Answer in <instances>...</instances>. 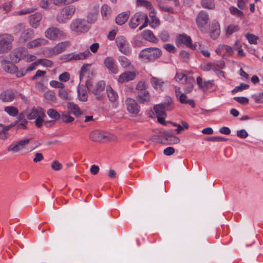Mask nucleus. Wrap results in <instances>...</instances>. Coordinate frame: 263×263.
Here are the masks:
<instances>
[{
	"instance_id": "obj_1",
	"label": "nucleus",
	"mask_w": 263,
	"mask_h": 263,
	"mask_svg": "<svg viewBox=\"0 0 263 263\" xmlns=\"http://www.w3.org/2000/svg\"><path fill=\"white\" fill-rule=\"evenodd\" d=\"M161 55V51L158 48L149 47L142 50L139 58L143 62H148L155 60Z\"/></svg>"
},
{
	"instance_id": "obj_2",
	"label": "nucleus",
	"mask_w": 263,
	"mask_h": 263,
	"mask_svg": "<svg viewBox=\"0 0 263 263\" xmlns=\"http://www.w3.org/2000/svg\"><path fill=\"white\" fill-rule=\"evenodd\" d=\"M75 11V7L72 5L61 9L57 14V21L60 24L66 23L72 17Z\"/></svg>"
},
{
	"instance_id": "obj_3",
	"label": "nucleus",
	"mask_w": 263,
	"mask_h": 263,
	"mask_svg": "<svg viewBox=\"0 0 263 263\" xmlns=\"http://www.w3.org/2000/svg\"><path fill=\"white\" fill-rule=\"evenodd\" d=\"M69 28L72 32L78 34L86 32L89 30L86 21L81 18L73 19L69 25Z\"/></svg>"
},
{
	"instance_id": "obj_4",
	"label": "nucleus",
	"mask_w": 263,
	"mask_h": 263,
	"mask_svg": "<svg viewBox=\"0 0 263 263\" xmlns=\"http://www.w3.org/2000/svg\"><path fill=\"white\" fill-rule=\"evenodd\" d=\"M45 36L50 40L56 41L65 38L66 36V33L57 27H50L45 31Z\"/></svg>"
},
{
	"instance_id": "obj_5",
	"label": "nucleus",
	"mask_w": 263,
	"mask_h": 263,
	"mask_svg": "<svg viewBox=\"0 0 263 263\" xmlns=\"http://www.w3.org/2000/svg\"><path fill=\"white\" fill-rule=\"evenodd\" d=\"M13 37L11 34H6L0 39V54L10 51L12 48Z\"/></svg>"
},
{
	"instance_id": "obj_6",
	"label": "nucleus",
	"mask_w": 263,
	"mask_h": 263,
	"mask_svg": "<svg viewBox=\"0 0 263 263\" xmlns=\"http://www.w3.org/2000/svg\"><path fill=\"white\" fill-rule=\"evenodd\" d=\"M116 45L119 51L124 54L128 55L131 52L129 45L123 36H118L116 39Z\"/></svg>"
},
{
	"instance_id": "obj_7",
	"label": "nucleus",
	"mask_w": 263,
	"mask_h": 263,
	"mask_svg": "<svg viewBox=\"0 0 263 263\" xmlns=\"http://www.w3.org/2000/svg\"><path fill=\"white\" fill-rule=\"evenodd\" d=\"M210 21L208 14L204 11H200L196 18V22L198 28L201 31H204L205 27Z\"/></svg>"
},
{
	"instance_id": "obj_8",
	"label": "nucleus",
	"mask_w": 263,
	"mask_h": 263,
	"mask_svg": "<svg viewBox=\"0 0 263 263\" xmlns=\"http://www.w3.org/2000/svg\"><path fill=\"white\" fill-rule=\"evenodd\" d=\"M125 105L128 112L133 115H137L140 110V106L134 99L128 98L126 99Z\"/></svg>"
},
{
	"instance_id": "obj_9",
	"label": "nucleus",
	"mask_w": 263,
	"mask_h": 263,
	"mask_svg": "<svg viewBox=\"0 0 263 263\" xmlns=\"http://www.w3.org/2000/svg\"><path fill=\"white\" fill-rule=\"evenodd\" d=\"M177 44L178 45L183 44L190 47L192 49H196L197 44H192L190 36L186 34H179L177 36Z\"/></svg>"
},
{
	"instance_id": "obj_10",
	"label": "nucleus",
	"mask_w": 263,
	"mask_h": 263,
	"mask_svg": "<svg viewBox=\"0 0 263 263\" xmlns=\"http://www.w3.org/2000/svg\"><path fill=\"white\" fill-rule=\"evenodd\" d=\"M91 55L90 52L88 50H86L82 52L78 53H70L66 55V59L67 61H80L85 60Z\"/></svg>"
},
{
	"instance_id": "obj_11",
	"label": "nucleus",
	"mask_w": 263,
	"mask_h": 263,
	"mask_svg": "<svg viewBox=\"0 0 263 263\" xmlns=\"http://www.w3.org/2000/svg\"><path fill=\"white\" fill-rule=\"evenodd\" d=\"M89 138L93 141L100 142L104 140H109V135L104 132L95 130L92 132L89 135Z\"/></svg>"
},
{
	"instance_id": "obj_12",
	"label": "nucleus",
	"mask_w": 263,
	"mask_h": 263,
	"mask_svg": "<svg viewBox=\"0 0 263 263\" xmlns=\"http://www.w3.org/2000/svg\"><path fill=\"white\" fill-rule=\"evenodd\" d=\"M146 17V14L138 12L136 13L131 18L129 22V26L133 29H135L143 21Z\"/></svg>"
},
{
	"instance_id": "obj_13",
	"label": "nucleus",
	"mask_w": 263,
	"mask_h": 263,
	"mask_svg": "<svg viewBox=\"0 0 263 263\" xmlns=\"http://www.w3.org/2000/svg\"><path fill=\"white\" fill-rule=\"evenodd\" d=\"M103 63L105 67L110 72L114 74H116L118 72V67L113 58L111 57L105 58L104 60Z\"/></svg>"
},
{
	"instance_id": "obj_14",
	"label": "nucleus",
	"mask_w": 263,
	"mask_h": 263,
	"mask_svg": "<svg viewBox=\"0 0 263 263\" xmlns=\"http://www.w3.org/2000/svg\"><path fill=\"white\" fill-rule=\"evenodd\" d=\"M69 45L68 41H65L58 44L52 48H49V53L52 55L60 54L63 52L67 46Z\"/></svg>"
},
{
	"instance_id": "obj_15",
	"label": "nucleus",
	"mask_w": 263,
	"mask_h": 263,
	"mask_svg": "<svg viewBox=\"0 0 263 263\" xmlns=\"http://www.w3.org/2000/svg\"><path fill=\"white\" fill-rule=\"evenodd\" d=\"M16 92L9 89L2 92L0 94V99L4 102H12L15 97Z\"/></svg>"
},
{
	"instance_id": "obj_16",
	"label": "nucleus",
	"mask_w": 263,
	"mask_h": 263,
	"mask_svg": "<svg viewBox=\"0 0 263 263\" xmlns=\"http://www.w3.org/2000/svg\"><path fill=\"white\" fill-rule=\"evenodd\" d=\"M25 50L21 48L14 49L10 54V58L12 62H18L21 59H23Z\"/></svg>"
},
{
	"instance_id": "obj_17",
	"label": "nucleus",
	"mask_w": 263,
	"mask_h": 263,
	"mask_svg": "<svg viewBox=\"0 0 263 263\" xmlns=\"http://www.w3.org/2000/svg\"><path fill=\"white\" fill-rule=\"evenodd\" d=\"M136 74L135 72L126 71L122 73L119 77L118 81L120 83L127 82L134 80L136 77Z\"/></svg>"
},
{
	"instance_id": "obj_18",
	"label": "nucleus",
	"mask_w": 263,
	"mask_h": 263,
	"mask_svg": "<svg viewBox=\"0 0 263 263\" xmlns=\"http://www.w3.org/2000/svg\"><path fill=\"white\" fill-rule=\"evenodd\" d=\"M216 52L219 55L222 54L223 52L222 57L224 55L231 56L233 53L232 48L229 46L226 45H219L216 50Z\"/></svg>"
},
{
	"instance_id": "obj_19",
	"label": "nucleus",
	"mask_w": 263,
	"mask_h": 263,
	"mask_svg": "<svg viewBox=\"0 0 263 263\" xmlns=\"http://www.w3.org/2000/svg\"><path fill=\"white\" fill-rule=\"evenodd\" d=\"M2 66L6 72L10 73H15L17 69L16 66L12 62L7 60L2 62Z\"/></svg>"
},
{
	"instance_id": "obj_20",
	"label": "nucleus",
	"mask_w": 263,
	"mask_h": 263,
	"mask_svg": "<svg viewBox=\"0 0 263 263\" xmlns=\"http://www.w3.org/2000/svg\"><path fill=\"white\" fill-rule=\"evenodd\" d=\"M47 43V41L44 38H37L29 42L27 44L28 48H33L45 45Z\"/></svg>"
},
{
	"instance_id": "obj_21",
	"label": "nucleus",
	"mask_w": 263,
	"mask_h": 263,
	"mask_svg": "<svg viewBox=\"0 0 263 263\" xmlns=\"http://www.w3.org/2000/svg\"><path fill=\"white\" fill-rule=\"evenodd\" d=\"M44 110L41 107L32 108L30 111L26 115L27 118L29 120H33L39 116L44 115Z\"/></svg>"
},
{
	"instance_id": "obj_22",
	"label": "nucleus",
	"mask_w": 263,
	"mask_h": 263,
	"mask_svg": "<svg viewBox=\"0 0 263 263\" xmlns=\"http://www.w3.org/2000/svg\"><path fill=\"white\" fill-rule=\"evenodd\" d=\"M42 14L39 12L31 15L29 16V23L31 26L36 28L39 25V22L42 20Z\"/></svg>"
},
{
	"instance_id": "obj_23",
	"label": "nucleus",
	"mask_w": 263,
	"mask_h": 263,
	"mask_svg": "<svg viewBox=\"0 0 263 263\" xmlns=\"http://www.w3.org/2000/svg\"><path fill=\"white\" fill-rule=\"evenodd\" d=\"M67 108L68 111L73 114L76 117H79L82 114L78 105L72 102H69L67 104Z\"/></svg>"
},
{
	"instance_id": "obj_24",
	"label": "nucleus",
	"mask_w": 263,
	"mask_h": 263,
	"mask_svg": "<svg viewBox=\"0 0 263 263\" xmlns=\"http://www.w3.org/2000/svg\"><path fill=\"white\" fill-rule=\"evenodd\" d=\"M195 80L192 77H189V78H185V82L183 83L184 85V90L185 93L191 92L194 87Z\"/></svg>"
},
{
	"instance_id": "obj_25",
	"label": "nucleus",
	"mask_w": 263,
	"mask_h": 263,
	"mask_svg": "<svg viewBox=\"0 0 263 263\" xmlns=\"http://www.w3.org/2000/svg\"><path fill=\"white\" fill-rule=\"evenodd\" d=\"M142 35L144 39L150 42L156 43L158 41L157 37L150 30L143 31L142 32Z\"/></svg>"
},
{
	"instance_id": "obj_26",
	"label": "nucleus",
	"mask_w": 263,
	"mask_h": 263,
	"mask_svg": "<svg viewBox=\"0 0 263 263\" xmlns=\"http://www.w3.org/2000/svg\"><path fill=\"white\" fill-rule=\"evenodd\" d=\"M106 91L108 98L110 102H114L117 100L118 98V94L110 86H107Z\"/></svg>"
},
{
	"instance_id": "obj_27",
	"label": "nucleus",
	"mask_w": 263,
	"mask_h": 263,
	"mask_svg": "<svg viewBox=\"0 0 263 263\" xmlns=\"http://www.w3.org/2000/svg\"><path fill=\"white\" fill-rule=\"evenodd\" d=\"M78 98L80 101H86L87 100L88 95L86 87L80 86L78 88Z\"/></svg>"
},
{
	"instance_id": "obj_28",
	"label": "nucleus",
	"mask_w": 263,
	"mask_h": 263,
	"mask_svg": "<svg viewBox=\"0 0 263 263\" xmlns=\"http://www.w3.org/2000/svg\"><path fill=\"white\" fill-rule=\"evenodd\" d=\"M197 84L199 88L204 89L211 88L213 85L212 81H208L203 82L202 78L200 77L197 78Z\"/></svg>"
},
{
	"instance_id": "obj_29",
	"label": "nucleus",
	"mask_w": 263,
	"mask_h": 263,
	"mask_svg": "<svg viewBox=\"0 0 263 263\" xmlns=\"http://www.w3.org/2000/svg\"><path fill=\"white\" fill-rule=\"evenodd\" d=\"M44 97L46 100L50 103L56 102L57 98L55 93L51 90L46 91L44 94Z\"/></svg>"
},
{
	"instance_id": "obj_30",
	"label": "nucleus",
	"mask_w": 263,
	"mask_h": 263,
	"mask_svg": "<svg viewBox=\"0 0 263 263\" xmlns=\"http://www.w3.org/2000/svg\"><path fill=\"white\" fill-rule=\"evenodd\" d=\"M137 100L140 103H144L150 100V95L147 91H144L143 92L139 94L137 97Z\"/></svg>"
},
{
	"instance_id": "obj_31",
	"label": "nucleus",
	"mask_w": 263,
	"mask_h": 263,
	"mask_svg": "<svg viewBox=\"0 0 263 263\" xmlns=\"http://www.w3.org/2000/svg\"><path fill=\"white\" fill-rule=\"evenodd\" d=\"M151 82L153 87L156 90L161 89L164 84V82L161 79L155 77H152L151 79Z\"/></svg>"
},
{
	"instance_id": "obj_32",
	"label": "nucleus",
	"mask_w": 263,
	"mask_h": 263,
	"mask_svg": "<svg viewBox=\"0 0 263 263\" xmlns=\"http://www.w3.org/2000/svg\"><path fill=\"white\" fill-rule=\"evenodd\" d=\"M180 102L182 104H188L192 107H195V103L193 100L187 99V97L184 93H181L178 98Z\"/></svg>"
},
{
	"instance_id": "obj_33",
	"label": "nucleus",
	"mask_w": 263,
	"mask_h": 263,
	"mask_svg": "<svg viewBox=\"0 0 263 263\" xmlns=\"http://www.w3.org/2000/svg\"><path fill=\"white\" fill-rule=\"evenodd\" d=\"M128 18V14L127 13H121L119 14L116 18V22L119 25L124 24Z\"/></svg>"
},
{
	"instance_id": "obj_34",
	"label": "nucleus",
	"mask_w": 263,
	"mask_h": 263,
	"mask_svg": "<svg viewBox=\"0 0 263 263\" xmlns=\"http://www.w3.org/2000/svg\"><path fill=\"white\" fill-rule=\"evenodd\" d=\"M111 12V8L107 5H103L101 7V14L104 19H108Z\"/></svg>"
},
{
	"instance_id": "obj_35",
	"label": "nucleus",
	"mask_w": 263,
	"mask_h": 263,
	"mask_svg": "<svg viewBox=\"0 0 263 263\" xmlns=\"http://www.w3.org/2000/svg\"><path fill=\"white\" fill-rule=\"evenodd\" d=\"M105 87V84L103 81L98 82L95 86L93 93L96 95L99 94L104 90Z\"/></svg>"
},
{
	"instance_id": "obj_36",
	"label": "nucleus",
	"mask_w": 263,
	"mask_h": 263,
	"mask_svg": "<svg viewBox=\"0 0 263 263\" xmlns=\"http://www.w3.org/2000/svg\"><path fill=\"white\" fill-rule=\"evenodd\" d=\"M165 110H171L173 108V101L172 99L167 97L165 99V102L160 104Z\"/></svg>"
},
{
	"instance_id": "obj_37",
	"label": "nucleus",
	"mask_w": 263,
	"mask_h": 263,
	"mask_svg": "<svg viewBox=\"0 0 263 263\" xmlns=\"http://www.w3.org/2000/svg\"><path fill=\"white\" fill-rule=\"evenodd\" d=\"M33 36V30L31 29L24 30L21 35V38L24 40H27Z\"/></svg>"
},
{
	"instance_id": "obj_38",
	"label": "nucleus",
	"mask_w": 263,
	"mask_h": 263,
	"mask_svg": "<svg viewBox=\"0 0 263 263\" xmlns=\"http://www.w3.org/2000/svg\"><path fill=\"white\" fill-rule=\"evenodd\" d=\"M201 6L206 9H213L215 8L214 0H201Z\"/></svg>"
},
{
	"instance_id": "obj_39",
	"label": "nucleus",
	"mask_w": 263,
	"mask_h": 263,
	"mask_svg": "<svg viewBox=\"0 0 263 263\" xmlns=\"http://www.w3.org/2000/svg\"><path fill=\"white\" fill-rule=\"evenodd\" d=\"M47 114L50 118L54 120H58L61 118L60 114L54 109L50 108L48 109L47 111Z\"/></svg>"
},
{
	"instance_id": "obj_40",
	"label": "nucleus",
	"mask_w": 263,
	"mask_h": 263,
	"mask_svg": "<svg viewBox=\"0 0 263 263\" xmlns=\"http://www.w3.org/2000/svg\"><path fill=\"white\" fill-rule=\"evenodd\" d=\"M4 110L10 116L15 117L18 112V110L17 108L14 106H6L4 108Z\"/></svg>"
},
{
	"instance_id": "obj_41",
	"label": "nucleus",
	"mask_w": 263,
	"mask_h": 263,
	"mask_svg": "<svg viewBox=\"0 0 263 263\" xmlns=\"http://www.w3.org/2000/svg\"><path fill=\"white\" fill-rule=\"evenodd\" d=\"M0 127H2L0 129V139L5 140L7 138V134L9 130V127L2 124H0Z\"/></svg>"
},
{
	"instance_id": "obj_42",
	"label": "nucleus",
	"mask_w": 263,
	"mask_h": 263,
	"mask_svg": "<svg viewBox=\"0 0 263 263\" xmlns=\"http://www.w3.org/2000/svg\"><path fill=\"white\" fill-rule=\"evenodd\" d=\"M239 30V27L238 26L232 24L229 25L227 29H226V35L227 36L231 35L234 32L238 31Z\"/></svg>"
},
{
	"instance_id": "obj_43",
	"label": "nucleus",
	"mask_w": 263,
	"mask_h": 263,
	"mask_svg": "<svg viewBox=\"0 0 263 263\" xmlns=\"http://www.w3.org/2000/svg\"><path fill=\"white\" fill-rule=\"evenodd\" d=\"M118 60L121 66L123 68L128 67L131 64L130 61L124 56L119 57Z\"/></svg>"
},
{
	"instance_id": "obj_44",
	"label": "nucleus",
	"mask_w": 263,
	"mask_h": 263,
	"mask_svg": "<svg viewBox=\"0 0 263 263\" xmlns=\"http://www.w3.org/2000/svg\"><path fill=\"white\" fill-rule=\"evenodd\" d=\"M21 149L16 141L10 144L7 148L8 152H11L13 153H17Z\"/></svg>"
},
{
	"instance_id": "obj_45",
	"label": "nucleus",
	"mask_w": 263,
	"mask_h": 263,
	"mask_svg": "<svg viewBox=\"0 0 263 263\" xmlns=\"http://www.w3.org/2000/svg\"><path fill=\"white\" fill-rule=\"evenodd\" d=\"M154 109L158 116H166L165 110L160 104L155 105Z\"/></svg>"
},
{
	"instance_id": "obj_46",
	"label": "nucleus",
	"mask_w": 263,
	"mask_h": 263,
	"mask_svg": "<svg viewBox=\"0 0 263 263\" xmlns=\"http://www.w3.org/2000/svg\"><path fill=\"white\" fill-rule=\"evenodd\" d=\"M229 10L231 13L235 16L242 17L243 15V13L235 7H230Z\"/></svg>"
},
{
	"instance_id": "obj_47",
	"label": "nucleus",
	"mask_w": 263,
	"mask_h": 263,
	"mask_svg": "<svg viewBox=\"0 0 263 263\" xmlns=\"http://www.w3.org/2000/svg\"><path fill=\"white\" fill-rule=\"evenodd\" d=\"M69 112L64 113L61 116L62 121L65 123H71L74 120V118L69 115Z\"/></svg>"
},
{
	"instance_id": "obj_48",
	"label": "nucleus",
	"mask_w": 263,
	"mask_h": 263,
	"mask_svg": "<svg viewBox=\"0 0 263 263\" xmlns=\"http://www.w3.org/2000/svg\"><path fill=\"white\" fill-rule=\"evenodd\" d=\"M185 78H189L186 75L182 73L177 72L175 77L176 81L180 82L181 83H184L185 82Z\"/></svg>"
},
{
	"instance_id": "obj_49",
	"label": "nucleus",
	"mask_w": 263,
	"mask_h": 263,
	"mask_svg": "<svg viewBox=\"0 0 263 263\" xmlns=\"http://www.w3.org/2000/svg\"><path fill=\"white\" fill-rule=\"evenodd\" d=\"M91 66V64H85L83 65V66L81 68L80 73V80H81L82 79V78L84 77L85 73L87 72V71H88Z\"/></svg>"
},
{
	"instance_id": "obj_50",
	"label": "nucleus",
	"mask_w": 263,
	"mask_h": 263,
	"mask_svg": "<svg viewBox=\"0 0 263 263\" xmlns=\"http://www.w3.org/2000/svg\"><path fill=\"white\" fill-rule=\"evenodd\" d=\"M137 4L139 6H144L148 9L152 8L151 3L146 0H137Z\"/></svg>"
},
{
	"instance_id": "obj_51",
	"label": "nucleus",
	"mask_w": 263,
	"mask_h": 263,
	"mask_svg": "<svg viewBox=\"0 0 263 263\" xmlns=\"http://www.w3.org/2000/svg\"><path fill=\"white\" fill-rule=\"evenodd\" d=\"M246 37L248 40L249 42L251 44H256L257 42L258 37L253 34H247Z\"/></svg>"
},
{
	"instance_id": "obj_52",
	"label": "nucleus",
	"mask_w": 263,
	"mask_h": 263,
	"mask_svg": "<svg viewBox=\"0 0 263 263\" xmlns=\"http://www.w3.org/2000/svg\"><path fill=\"white\" fill-rule=\"evenodd\" d=\"M98 14V10H96L93 12H90L89 13L87 16V21L89 23H93L97 20V16Z\"/></svg>"
},
{
	"instance_id": "obj_53",
	"label": "nucleus",
	"mask_w": 263,
	"mask_h": 263,
	"mask_svg": "<svg viewBox=\"0 0 263 263\" xmlns=\"http://www.w3.org/2000/svg\"><path fill=\"white\" fill-rule=\"evenodd\" d=\"M152 17L151 21L149 22V25L152 28H156L157 26L160 24L159 20L155 16H151Z\"/></svg>"
},
{
	"instance_id": "obj_54",
	"label": "nucleus",
	"mask_w": 263,
	"mask_h": 263,
	"mask_svg": "<svg viewBox=\"0 0 263 263\" xmlns=\"http://www.w3.org/2000/svg\"><path fill=\"white\" fill-rule=\"evenodd\" d=\"M249 87V85L244 83H241L238 86H236L233 90L232 93H235L238 91H242L243 89H247Z\"/></svg>"
},
{
	"instance_id": "obj_55",
	"label": "nucleus",
	"mask_w": 263,
	"mask_h": 263,
	"mask_svg": "<svg viewBox=\"0 0 263 263\" xmlns=\"http://www.w3.org/2000/svg\"><path fill=\"white\" fill-rule=\"evenodd\" d=\"M50 85L51 87L56 88L62 89L64 87V85L62 83L55 80L50 81Z\"/></svg>"
},
{
	"instance_id": "obj_56",
	"label": "nucleus",
	"mask_w": 263,
	"mask_h": 263,
	"mask_svg": "<svg viewBox=\"0 0 263 263\" xmlns=\"http://www.w3.org/2000/svg\"><path fill=\"white\" fill-rule=\"evenodd\" d=\"M31 140V138L30 139H27L25 138L22 140H20L19 141H17L18 144L19 145L21 148L22 149L25 148V146L27 145L30 141Z\"/></svg>"
},
{
	"instance_id": "obj_57",
	"label": "nucleus",
	"mask_w": 263,
	"mask_h": 263,
	"mask_svg": "<svg viewBox=\"0 0 263 263\" xmlns=\"http://www.w3.org/2000/svg\"><path fill=\"white\" fill-rule=\"evenodd\" d=\"M45 116V112H44V115H41L38 117H37L35 121V125L40 127L42 125V124L43 123L44 120L43 118Z\"/></svg>"
},
{
	"instance_id": "obj_58",
	"label": "nucleus",
	"mask_w": 263,
	"mask_h": 263,
	"mask_svg": "<svg viewBox=\"0 0 263 263\" xmlns=\"http://www.w3.org/2000/svg\"><path fill=\"white\" fill-rule=\"evenodd\" d=\"M252 98L254 100L255 102L257 103H261V100L263 99V91L258 94H254L252 96Z\"/></svg>"
},
{
	"instance_id": "obj_59",
	"label": "nucleus",
	"mask_w": 263,
	"mask_h": 263,
	"mask_svg": "<svg viewBox=\"0 0 263 263\" xmlns=\"http://www.w3.org/2000/svg\"><path fill=\"white\" fill-rule=\"evenodd\" d=\"M219 34L220 29L218 28V26H216V28L211 32L210 35L213 39L215 40L219 36Z\"/></svg>"
},
{
	"instance_id": "obj_60",
	"label": "nucleus",
	"mask_w": 263,
	"mask_h": 263,
	"mask_svg": "<svg viewBox=\"0 0 263 263\" xmlns=\"http://www.w3.org/2000/svg\"><path fill=\"white\" fill-rule=\"evenodd\" d=\"M236 135L238 137L242 139H245L248 136V133L245 129L237 130Z\"/></svg>"
},
{
	"instance_id": "obj_61",
	"label": "nucleus",
	"mask_w": 263,
	"mask_h": 263,
	"mask_svg": "<svg viewBox=\"0 0 263 263\" xmlns=\"http://www.w3.org/2000/svg\"><path fill=\"white\" fill-rule=\"evenodd\" d=\"M59 97L63 100H66L68 99V93L67 91L63 89H60L58 92Z\"/></svg>"
},
{
	"instance_id": "obj_62",
	"label": "nucleus",
	"mask_w": 263,
	"mask_h": 263,
	"mask_svg": "<svg viewBox=\"0 0 263 263\" xmlns=\"http://www.w3.org/2000/svg\"><path fill=\"white\" fill-rule=\"evenodd\" d=\"M208 140L213 142H223L226 141L227 140V139L223 137L217 136L210 137L208 139Z\"/></svg>"
},
{
	"instance_id": "obj_63",
	"label": "nucleus",
	"mask_w": 263,
	"mask_h": 263,
	"mask_svg": "<svg viewBox=\"0 0 263 263\" xmlns=\"http://www.w3.org/2000/svg\"><path fill=\"white\" fill-rule=\"evenodd\" d=\"M234 99L241 104H247L249 102L248 99L244 97H235L234 98Z\"/></svg>"
},
{
	"instance_id": "obj_64",
	"label": "nucleus",
	"mask_w": 263,
	"mask_h": 263,
	"mask_svg": "<svg viewBox=\"0 0 263 263\" xmlns=\"http://www.w3.org/2000/svg\"><path fill=\"white\" fill-rule=\"evenodd\" d=\"M160 37L163 42L168 41L169 34L166 31H162L160 34Z\"/></svg>"
}]
</instances>
